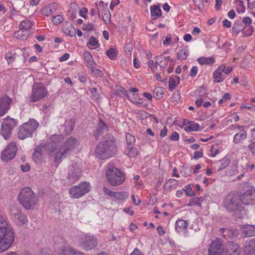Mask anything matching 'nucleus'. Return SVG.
<instances>
[{"label": "nucleus", "mask_w": 255, "mask_h": 255, "mask_svg": "<svg viewBox=\"0 0 255 255\" xmlns=\"http://www.w3.org/2000/svg\"><path fill=\"white\" fill-rule=\"evenodd\" d=\"M10 219L19 226L26 224L28 221L26 215L16 208H12L11 209Z\"/></svg>", "instance_id": "obj_13"}, {"label": "nucleus", "mask_w": 255, "mask_h": 255, "mask_svg": "<svg viewBox=\"0 0 255 255\" xmlns=\"http://www.w3.org/2000/svg\"><path fill=\"white\" fill-rule=\"evenodd\" d=\"M17 150L16 143L14 141L11 142L1 153L2 160L7 162L11 160L15 157Z\"/></svg>", "instance_id": "obj_15"}, {"label": "nucleus", "mask_w": 255, "mask_h": 255, "mask_svg": "<svg viewBox=\"0 0 255 255\" xmlns=\"http://www.w3.org/2000/svg\"><path fill=\"white\" fill-rule=\"evenodd\" d=\"M104 193L111 197H114L115 192L112 191L106 187H104L103 188Z\"/></svg>", "instance_id": "obj_54"}, {"label": "nucleus", "mask_w": 255, "mask_h": 255, "mask_svg": "<svg viewBox=\"0 0 255 255\" xmlns=\"http://www.w3.org/2000/svg\"><path fill=\"white\" fill-rule=\"evenodd\" d=\"M127 97H128V99L129 101L139 107H144L147 106V104L145 103V100L143 98H139L138 100H136L133 99V98L128 96V95H127Z\"/></svg>", "instance_id": "obj_41"}, {"label": "nucleus", "mask_w": 255, "mask_h": 255, "mask_svg": "<svg viewBox=\"0 0 255 255\" xmlns=\"http://www.w3.org/2000/svg\"><path fill=\"white\" fill-rule=\"evenodd\" d=\"M16 58V53L14 51H8L5 54V59L8 64L11 63Z\"/></svg>", "instance_id": "obj_42"}, {"label": "nucleus", "mask_w": 255, "mask_h": 255, "mask_svg": "<svg viewBox=\"0 0 255 255\" xmlns=\"http://www.w3.org/2000/svg\"><path fill=\"white\" fill-rule=\"evenodd\" d=\"M63 32L71 37L76 36V29L73 25L68 22H66L62 27Z\"/></svg>", "instance_id": "obj_23"}, {"label": "nucleus", "mask_w": 255, "mask_h": 255, "mask_svg": "<svg viewBox=\"0 0 255 255\" xmlns=\"http://www.w3.org/2000/svg\"><path fill=\"white\" fill-rule=\"evenodd\" d=\"M240 202L248 205L252 204L255 199V190L253 188L247 189L240 196H239Z\"/></svg>", "instance_id": "obj_16"}, {"label": "nucleus", "mask_w": 255, "mask_h": 255, "mask_svg": "<svg viewBox=\"0 0 255 255\" xmlns=\"http://www.w3.org/2000/svg\"><path fill=\"white\" fill-rule=\"evenodd\" d=\"M224 252L222 240L220 238H216L210 245L208 255H222Z\"/></svg>", "instance_id": "obj_14"}, {"label": "nucleus", "mask_w": 255, "mask_h": 255, "mask_svg": "<svg viewBox=\"0 0 255 255\" xmlns=\"http://www.w3.org/2000/svg\"><path fill=\"white\" fill-rule=\"evenodd\" d=\"M88 44L91 46V49H95L100 46L98 40L93 36L90 38Z\"/></svg>", "instance_id": "obj_45"}, {"label": "nucleus", "mask_w": 255, "mask_h": 255, "mask_svg": "<svg viewBox=\"0 0 255 255\" xmlns=\"http://www.w3.org/2000/svg\"><path fill=\"white\" fill-rule=\"evenodd\" d=\"M55 10L56 9L54 5L50 4L42 8L40 10V13L43 15L48 16L51 14L54 13Z\"/></svg>", "instance_id": "obj_32"}, {"label": "nucleus", "mask_w": 255, "mask_h": 255, "mask_svg": "<svg viewBox=\"0 0 255 255\" xmlns=\"http://www.w3.org/2000/svg\"><path fill=\"white\" fill-rule=\"evenodd\" d=\"M163 93V89L161 87H157L153 91V97L157 99H160L162 97Z\"/></svg>", "instance_id": "obj_47"}, {"label": "nucleus", "mask_w": 255, "mask_h": 255, "mask_svg": "<svg viewBox=\"0 0 255 255\" xmlns=\"http://www.w3.org/2000/svg\"><path fill=\"white\" fill-rule=\"evenodd\" d=\"M194 4L197 6L200 11H202L204 8V0H193Z\"/></svg>", "instance_id": "obj_52"}, {"label": "nucleus", "mask_w": 255, "mask_h": 255, "mask_svg": "<svg viewBox=\"0 0 255 255\" xmlns=\"http://www.w3.org/2000/svg\"><path fill=\"white\" fill-rule=\"evenodd\" d=\"M245 255H255V238L251 240L244 250Z\"/></svg>", "instance_id": "obj_25"}, {"label": "nucleus", "mask_w": 255, "mask_h": 255, "mask_svg": "<svg viewBox=\"0 0 255 255\" xmlns=\"http://www.w3.org/2000/svg\"><path fill=\"white\" fill-rule=\"evenodd\" d=\"M60 255H84V254L81 251L71 247H66L61 250Z\"/></svg>", "instance_id": "obj_22"}, {"label": "nucleus", "mask_w": 255, "mask_h": 255, "mask_svg": "<svg viewBox=\"0 0 255 255\" xmlns=\"http://www.w3.org/2000/svg\"><path fill=\"white\" fill-rule=\"evenodd\" d=\"M39 126V123L34 119H30L18 128L17 136L19 139L23 140L31 137Z\"/></svg>", "instance_id": "obj_5"}, {"label": "nucleus", "mask_w": 255, "mask_h": 255, "mask_svg": "<svg viewBox=\"0 0 255 255\" xmlns=\"http://www.w3.org/2000/svg\"><path fill=\"white\" fill-rule=\"evenodd\" d=\"M220 66H223V67L224 69H223V73H224L225 75L228 74L232 70V68L231 67H226L224 65H221Z\"/></svg>", "instance_id": "obj_59"}, {"label": "nucleus", "mask_w": 255, "mask_h": 255, "mask_svg": "<svg viewBox=\"0 0 255 255\" xmlns=\"http://www.w3.org/2000/svg\"><path fill=\"white\" fill-rule=\"evenodd\" d=\"M177 180L175 179H169L166 183V185H169V187L171 188L174 185L176 186L177 184Z\"/></svg>", "instance_id": "obj_56"}, {"label": "nucleus", "mask_w": 255, "mask_h": 255, "mask_svg": "<svg viewBox=\"0 0 255 255\" xmlns=\"http://www.w3.org/2000/svg\"><path fill=\"white\" fill-rule=\"evenodd\" d=\"M150 14L153 19L160 17L161 16L162 12L159 5H153L150 6Z\"/></svg>", "instance_id": "obj_29"}, {"label": "nucleus", "mask_w": 255, "mask_h": 255, "mask_svg": "<svg viewBox=\"0 0 255 255\" xmlns=\"http://www.w3.org/2000/svg\"><path fill=\"white\" fill-rule=\"evenodd\" d=\"M106 176L109 183L113 186L120 185L125 180L123 172L112 164L108 165L106 170Z\"/></svg>", "instance_id": "obj_6"}, {"label": "nucleus", "mask_w": 255, "mask_h": 255, "mask_svg": "<svg viewBox=\"0 0 255 255\" xmlns=\"http://www.w3.org/2000/svg\"><path fill=\"white\" fill-rule=\"evenodd\" d=\"M242 233L246 237L255 236V226H245L242 228Z\"/></svg>", "instance_id": "obj_27"}, {"label": "nucleus", "mask_w": 255, "mask_h": 255, "mask_svg": "<svg viewBox=\"0 0 255 255\" xmlns=\"http://www.w3.org/2000/svg\"><path fill=\"white\" fill-rule=\"evenodd\" d=\"M180 83V79L178 77H176L175 78L173 77H171L169 79V90L170 91H172L176 86L178 85Z\"/></svg>", "instance_id": "obj_35"}, {"label": "nucleus", "mask_w": 255, "mask_h": 255, "mask_svg": "<svg viewBox=\"0 0 255 255\" xmlns=\"http://www.w3.org/2000/svg\"><path fill=\"white\" fill-rule=\"evenodd\" d=\"M234 3L236 4V10L238 13H244L245 11L246 7L244 1L234 0Z\"/></svg>", "instance_id": "obj_38"}, {"label": "nucleus", "mask_w": 255, "mask_h": 255, "mask_svg": "<svg viewBox=\"0 0 255 255\" xmlns=\"http://www.w3.org/2000/svg\"><path fill=\"white\" fill-rule=\"evenodd\" d=\"M193 205L201 206V200L198 197H194L191 199L188 204V206H192Z\"/></svg>", "instance_id": "obj_51"}, {"label": "nucleus", "mask_w": 255, "mask_h": 255, "mask_svg": "<svg viewBox=\"0 0 255 255\" xmlns=\"http://www.w3.org/2000/svg\"><path fill=\"white\" fill-rule=\"evenodd\" d=\"M84 57L87 67L90 69H93V68L95 67L96 63L93 60L92 55L89 52H84Z\"/></svg>", "instance_id": "obj_28"}, {"label": "nucleus", "mask_w": 255, "mask_h": 255, "mask_svg": "<svg viewBox=\"0 0 255 255\" xmlns=\"http://www.w3.org/2000/svg\"><path fill=\"white\" fill-rule=\"evenodd\" d=\"M64 20L63 17L61 15H57L56 16H53L52 18V21L55 24H58L62 22Z\"/></svg>", "instance_id": "obj_53"}, {"label": "nucleus", "mask_w": 255, "mask_h": 255, "mask_svg": "<svg viewBox=\"0 0 255 255\" xmlns=\"http://www.w3.org/2000/svg\"><path fill=\"white\" fill-rule=\"evenodd\" d=\"M250 150L253 153L255 154V139L250 145Z\"/></svg>", "instance_id": "obj_64"}, {"label": "nucleus", "mask_w": 255, "mask_h": 255, "mask_svg": "<svg viewBox=\"0 0 255 255\" xmlns=\"http://www.w3.org/2000/svg\"><path fill=\"white\" fill-rule=\"evenodd\" d=\"M197 61L201 65H212L215 62L213 58L206 57H202L198 58Z\"/></svg>", "instance_id": "obj_36"}, {"label": "nucleus", "mask_w": 255, "mask_h": 255, "mask_svg": "<svg viewBox=\"0 0 255 255\" xmlns=\"http://www.w3.org/2000/svg\"><path fill=\"white\" fill-rule=\"evenodd\" d=\"M170 59V57L169 56L158 55L156 58L155 66L157 67V65H158L161 68H164L167 66Z\"/></svg>", "instance_id": "obj_21"}, {"label": "nucleus", "mask_w": 255, "mask_h": 255, "mask_svg": "<svg viewBox=\"0 0 255 255\" xmlns=\"http://www.w3.org/2000/svg\"><path fill=\"white\" fill-rule=\"evenodd\" d=\"M242 22V23L245 24L246 26L249 27V25L252 24V20L250 17H244Z\"/></svg>", "instance_id": "obj_55"}, {"label": "nucleus", "mask_w": 255, "mask_h": 255, "mask_svg": "<svg viewBox=\"0 0 255 255\" xmlns=\"http://www.w3.org/2000/svg\"><path fill=\"white\" fill-rule=\"evenodd\" d=\"M181 173L184 177L188 176L191 173V167L188 166H183Z\"/></svg>", "instance_id": "obj_50"}, {"label": "nucleus", "mask_w": 255, "mask_h": 255, "mask_svg": "<svg viewBox=\"0 0 255 255\" xmlns=\"http://www.w3.org/2000/svg\"><path fill=\"white\" fill-rule=\"evenodd\" d=\"M130 255H143V254L137 249H135Z\"/></svg>", "instance_id": "obj_63"}, {"label": "nucleus", "mask_w": 255, "mask_h": 255, "mask_svg": "<svg viewBox=\"0 0 255 255\" xmlns=\"http://www.w3.org/2000/svg\"><path fill=\"white\" fill-rule=\"evenodd\" d=\"M224 207L230 212L241 211L244 207L240 201L239 196L233 193H229L224 201Z\"/></svg>", "instance_id": "obj_7"}, {"label": "nucleus", "mask_w": 255, "mask_h": 255, "mask_svg": "<svg viewBox=\"0 0 255 255\" xmlns=\"http://www.w3.org/2000/svg\"><path fill=\"white\" fill-rule=\"evenodd\" d=\"M139 153L138 149L132 146H127L125 149V153L130 158L135 157Z\"/></svg>", "instance_id": "obj_30"}, {"label": "nucleus", "mask_w": 255, "mask_h": 255, "mask_svg": "<svg viewBox=\"0 0 255 255\" xmlns=\"http://www.w3.org/2000/svg\"><path fill=\"white\" fill-rule=\"evenodd\" d=\"M88 9L86 7H83L79 11V15L81 17L85 18Z\"/></svg>", "instance_id": "obj_60"}, {"label": "nucleus", "mask_w": 255, "mask_h": 255, "mask_svg": "<svg viewBox=\"0 0 255 255\" xmlns=\"http://www.w3.org/2000/svg\"><path fill=\"white\" fill-rule=\"evenodd\" d=\"M42 155V148L40 146H37L34 149V151L33 153L32 159L35 162L38 163L41 160Z\"/></svg>", "instance_id": "obj_31"}, {"label": "nucleus", "mask_w": 255, "mask_h": 255, "mask_svg": "<svg viewBox=\"0 0 255 255\" xmlns=\"http://www.w3.org/2000/svg\"><path fill=\"white\" fill-rule=\"evenodd\" d=\"M126 137L127 146H132L134 144L135 138L131 133H127Z\"/></svg>", "instance_id": "obj_48"}, {"label": "nucleus", "mask_w": 255, "mask_h": 255, "mask_svg": "<svg viewBox=\"0 0 255 255\" xmlns=\"http://www.w3.org/2000/svg\"><path fill=\"white\" fill-rule=\"evenodd\" d=\"M198 72V68L196 66H193L190 70V75L192 77H195Z\"/></svg>", "instance_id": "obj_58"}, {"label": "nucleus", "mask_w": 255, "mask_h": 255, "mask_svg": "<svg viewBox=\"0 0 255 255\" xmlns=\"http://www.w3.org/2000/svg\"><path fill=\"white\" fill-rule=\"evenodd\" d=\"M117 151L114 137L101 141L97 146L95 154L97 157L101 159H106L113 156Z\"/></svg>", "instance_id": "obj_3"}, {"label": "nucleus", "mask_w": 255, "mask_h": 255, "mask_svg": "<svg viewBox=\"0 0 255 255\" xmlns=\"http://www.w3.org/2000/svg\"><path fill=\"white\" fill-rule=\"evenodd\" d=\"M230 162V160L227 157H225L220 161V162L217 165V171H220L226 168Z\"/></svg>", "instance_id": "obj_33"}, {"label": "nucleus", "mask_w": 255, "mask_h": 255, "mask_svg": "<svg viewBox=\"0 0 255 255\" xmlns=\"http://www.w3.org/2000/svg\"><path fill=\"white\" fill-rule=\"evenodd\" d=\"M106 55L111 60H115L117 57L118 51L115 48H111L107 51Z\"/></svg>", "instance_id": "obj_46"}, {"label": "nucleus", "mask_w": 255, "mask_h": 255, "mask_svg": "<svg viewBox=\"0 0 255 255\" xmlns=\"http://www.w3.org/2000/svg\"><path fill=\"white\" fill-rule=\"evenodd\" d=\"M224 68L223 66H219L213 73V78L214 82L220 83L222 82L226 78L223 73Z\"/></svg>", "instance_id": "obj_19"}, {"label": "nucleus", "mask_w": 255, "mask_h": 255, "mask_svg": "<svg viewBox=\"0 0 255 255\" xmlns=\"http://www.w3.org/2000/svg\"><path fill=\"white\" fill-rule=\"evenodd\" d=\"M203 156V152L202 151H196L194 152V158L195 159H198L199 158H201Z\"/></svg>", "instance_id": "obj_61"}, {"label": "nucleus", "mask_w": 255, "mask_h": 255, "mask_svg": "<svg viewBox=\"0 0 255 255\" xmlns=\"http://www.w3.org/2000/svg\"><path fill=\"white\" fill-rule=\"evenodd\" d=\"M170 139L171 140L177 141L179 139V135L177 132L174 131L172 133L170 137Z\"/></svg>", "instance_id": "obj_57"}, {"label": "nucleus", "mask_w": 255, "mask_h": 255, "mask_svg": "<svg viewBox=\"0 0 255 255\" xmlns=\"http://www.w3.org/2000/svg\"><path fill=\"white\" fill-rule=\"evenodd\" d=\"M91 189L89 182H82L78 185L72 186L68 190L69 196L71 198L79 199L88 193Z\"/></svg>", "instance_id": "obj_8"}, {"label": "nucleus", "mask_w": 255, "mask_h": 255, "mask_svg": "<svg viewBox=\"0 0 255 255\" xmlns=\"http://www.w3.org/2000/svg\"><path fill=\"white\" fill-rule=\"evenodd\" d=\"M247 137V133L244 130H241L240 131L236 133L234 138V142L239 143L241 140L245 139Z\"/></svg>", "instance_id": "obj_40"}, {"label": "nucleus", "mask_w": 255, "mask_h": 255, "mask_svg": "<svg viewBox=\"0 0 255 255\" xmlns=\"http://www.w3.org/2000/svg\"><path fill=\"white\" fill-rule=\"evenodd\" d=\"M184 125L185 126L184 129L186 131H198L199 130V124L195 123L194 121L185 120Z\"/></svg>", "instance_id": "obj_20"}, {"label": "nucleus", "mask_w": 255, "mask_h": 255, "mask_svg": "<svg viewBox=\"0 0 255 255\" xmlns=\"http://www.w3.org/2000/svg\"><path fill=\"white\" fill-rule=\"evenodd\" d=\"M189 54L188 50L184 48L179 51L177 54V59L180 60H183L186 59Z\"/></svg>", "instance_id": "obj_43"}, {"label": "nucleus", "mask_w": 255, "mask_h": 255, "mask_svg": "<svg viewBox=\"0 0 255 255\" xmlns=\"http://www.w3.org/2000/svg\"><path fill=\"white\" fill-rule=\"evenodd\" d=\"M48 94V91L44 85L41 83H35L33 85L29 102H35L45 98Z\"/></svg>", "instance_id": "obj_9"}, {"label": "nucleus", "mask_w": 255, "mask_h": 255, "mask_svg": "<svg viewBox=\"0 0 255 255\" xmlns=\"http://www.w3.org/2000/svg\"><path fill=\"white\" fill-rule=\"evenodd\" d=\"M128 196V193L127 192H115L114 200L117 201H122L126 200Z\"/></svg>", "instance_id": "obj_34"}, {"label": "nucleus", "mask_w": 255, "mask_h": 255, "mask_svg": "<svg viewBox=\"0 0 255 255\" xmlns=\"http://www.w3.org/2000/svg\"><path fill=\"white\" fill-rule=\"evenodd\" d=\"M53 138L57 141H53L49 144L47 150L49 154H54V162L58 164L79 145L78 140L72 137L68 138L64 142H60L62 136L60 135H55Z\"/></svg>", "instance_id": "obj_1"}, {"label": "nucleus", "mask_w": 255, "mask_h": 255, "mask_svg": "<svg viewBox=\"0 0 255 255\" xmlns=\"http://www.w3.org/2000/svg\"><path fill=\"white\" fill-rule=\"evenodd\" d=\"M97 239L94 236L84 235L80 239V246L85 251H90L97 246Z\"/></svg>", "instance_id": "obj_12"}, {"label": "nucleus", "mask_w": 255, "mask_h": 255, "mask_svg": "<svg viewBox=\"0 0 255 255\" xmlns=\"http://www.w3.org/2000/svg\"><path fill=\"white\" fill-rule=\"evenodd\" d=\"M14 241L12 228L6 217H0V253L7 250Z\"/></svg>", "instance_id": "obj_2"}, {"label": "nucleus", "mask_w": 255, "mask_h": 255, "mask_svg": "<svg viewBox=\"0 0 255 255\" xmlns=\"http://www.w3.org/2000/svg\"><path fill=\"white\" fill-rule=\"evenodd\" d=\"M245 28V26L243 25L242 21L237 20L234 23L232 29L234 32L238 34L240 31L243 30Z\"/></svg>", "instance_id": "obj_39"}, {"label": "nucleus", "mask_w": 255, "mask_h": 255, "mask_svg": "<svg viewBox=\"0 0 255 255\" xmlns=\"http://www.w3.org/2000/svg\"><path fill=\"white\" fill-rule=\"evenodd\" d=\"M32 25V22L28 19L22 20L19 25V27L23 31H27L31 28Z\"/></svg>", "instance_id": "obj_37"}, {"label": "nucleus", "mask_w": 255, "mask_h": 255, "mask_svg": "<svg viewBox=\"0 0 255 255\" xmlns=\"http://www.w3.org/2000/svg\"><path fill=\"white\" fill-rule=\"evenodd\" d=\"M108 131V127L106 125L102 120H100L98 127L96 130L95 137L97 138L100 135L104 133H106Z\"/></svg>", "instance_id": "obj_26"}, {"label": "nucleus", "mask_w": 255, "mask_h": 255, "mask_svg": "<svg viewBox=\"0 0 255 255\" xmlns=\"http://www.w3.org/2000/svg\"><path fill=\"white\" fill-rule=\"evenodd\" d=\"M12 99L7 96L0 97V116H3L10 108Z\"/></svg>", "instance_id": "obj_17"}, {"label": "nucleus", "mask_w": 255, "mask_h": 255, "mask_svg": "<svg viewBox=\"0 0 255 255\" xmlns=\"http://www.w3.org/2000/svg\"><path fill=\"white\" fill-rule=\"evenodd\" d=\"M82 170L79 165L76 163H72L68 167L67 179L69 182L73 184L78 181L81 176Z\"/></svg>", "instance_id": "obj_11"}, {"label": "nucleus", "mask_w": 255, "mask_h": 255, "mask_svg": "<svg viewBox=\"0 0 255 255\" xmlns=\"http://www.w3.org/2000/svg\"><path fill=\"white\" fill-rule=\"evenodd\" d=\"M225 255H240L239 246L233 242H229L224 249Z\"/></svg>", "instance_id": "obj_18"}, {"label": "nucleus", "mask_w": 255, "mask_h": 255, "mask_svg": "<svg viewBox=\"0 0 255 255\" xmlns=\"http://www.w3.org/2000/svg\"><path fill=\"white\" fill-rule=\"evenodd\" d=\"M103 19L106 23L110 22L111 15L110 10L108 9H104L102 11Z\"/></svg>", "instance_id": "obj_44"}, {"label": "nucleus", "mask_w": 255, "mask_h": 255, "mask_svg": "<svg viewBox=\"0 0 255 255\" xmlns=\"http://www.w3.org/2000/svg\"><path fill=\"white\" fill-rule=\"evenodd\" d=\"M183 190L187 196L193 197L195 195V193L190 187V185L185 186Z\"/></svg>", "instance_id": "obj_49"}, {"label": "nucleus", "mask_w": 255, "mask_h": 255, "mask_svg": "<svg viewBox=\"0 0 255 255\" xmlns=\"http://www.w3.org/2000/svg\"><path fill=\"white\" fill-rule=\"evenodd\" d=\"M188 227V223L186 221L179 219L175 223V230L178 233L186 231Z\"/></svg>", "instance_id": "obj_24"}, {"label": "nucleus", "mask_w": 255, "mask_h": 255, "mask_svg": "<svg viewBox=\"0 0 255 255\" xmlns=\"http://www.w3.org/2000/svg\"><path fill=\"white\" fill-rule=\"evenodd\" d=\"M18 198L21 205L26 209H33L38 201L35 194L28 187L21 190Z\"/></svg>", "instance_id": "obj_4"}, {"label": "nucleus", "mask_w": 255, "mask_h": 255, "mask_svg": "<svg viewBox=\"0 0 255 255\" xmlns=\"http://www.w3.org/2000/svg\"><path fill=\"white\" fill-rule=\"evenodd\" d=\"M17 120L14 119L10 118L9 117L3 120L1 124L0 134L2 135L5 139H8L11 133L12 130L17 125Z\"/></svg>", "instance_id": "obj_10"}, {"label": "nucleus", "mask_w": 255, "mask_h": 255, "mask_svg": "<svg viewBox=\"0 0 255 255\" xmlns=\"http://www.w3.org/2000/svg\"><path fill=\"white\" fill-rule=\"evenodd\" d=\"M20 168L22 171L27 172L30 170V167L29 164H25V165H21Z\"/></svg>", "instance_id": "obj_62"}]
</instances>
